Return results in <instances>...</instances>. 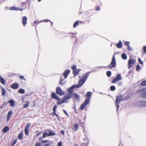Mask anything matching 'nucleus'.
I'll return each instance as SVG.
<instances>
[{"instance_id":"nucleus-1","label":"nucleus","mask_w":146,"mask_h":146,"mask_svg":"<svg viewBox=\"0 0 146 146\" xmlns=\"http://www.w3.org/2000/svg\"><path fill=\"white\" fill-rule=\"evenodd\" d=\"M76 88H78L76 84L73 85L69 88L68 90V93L66 94L65 96L62 98V100L61 101L57 102V105H58L64 103H68V102L67 100L72 97V95L73 93V90Z\"/></svg>"},{"instance_id":"nucleus-2","label":"nucleus","mask_w":146,"mask_h":146,"mask_svg":"<svg viewBox=\"0 0 146 146\" xmlns=\"http://www.w3.org/2000/svg\"><path fill=\"white\" fill-rule=\"evenodd\" d=\"M115 53L113 54L112 58L110 64L108 66H99L96 67L97 68H105L108 67L109 69H111L115 67L116 66V62L115 58Z\"/></svg>"},{"instance_id":"nucleus-3","label":"nucleus","mask_w":146,"mask_h":146,"mask_svg":"<svg viewBox=\"0 0 146 146\" xmlns=\"http://www.w3.org/2000/svg\"><path fill=\"white\" fill-rule=\"evenodd\" d=\"M122 96L119 95L117 97L115 100V105L117 107V111H118L119 107V104L121 101Z\"/></svg>"},{"instance_id":"nucleus-4","label":"nucleus","mask_w":146,"mask_h":146,"mask_svg":"<svg viewBox=\"0 0 146 146\" xmlns=\"http://www.w3.org/2000/svg\"><path fill=\"white\" fill-rule=\"evenodd\" d=\"M121 75L119 74H118L116 77L113 79L111 81V83L113 84H114L117 83L118 81L121 80Z\"/></svg>"},{"instance_id":"nucleus-5","label":"nucleus","mask_w":146,"mask_h":146,"mask_svg":"<svg viewBox=\"0 0 146 146\" xmlns=\"http://www.w3.org/2000/svg\"><path fill=\"white\" fill-rule=\"evenodd\" d=\"M56 93L60 96H63L64 94V92L62 91L61 88L59 87H57L56 88Z\"/></svg>"},{"instance_id":"nucleus-6","label":"nucleus","mask_w":146,"mask_h":146,"mask_svg":"<svg viewBox=\"0 0 146 146\" xmlns=\"http://www.w3.org/2000/svg\"><path fill=\"white\" fill-rule=\"evenodd\" d=\"M95 70H92L91 71L88 72L84 74V75L83 76L81 79L85 82L87 79L90 74L91 73V72H94Z\"/></svg>"},{"instance_id":"nucleus-7","label":"nucleus","mask_w":146,"mask_h":146,"mask_svg":"<svg viewBox=\"0 0 146 146\" xmlns=\"http://www.w3.org/2000/svg\"><path fill=\"white\" fill-rule=\"evenodd\" d=\"M51 98L52 99H54L56 100L58 102H60L61 99L59 98V96H57L54 92H52L51 94Z\"/></svg>"},{"instance_id":"nucleus-8","label":"nucleus","mask_w":146,"mask_h":146,"mask_svg":"<svg viewBox=\"0 0 146 146\" xmlns=\"http://www.w3.org/2000/svg\"><path fill=\"white\" fill-rule=\"evenodd\" d=\"M31 125V123H28L26 125L25 129V134L26 135H28L29 134V129Z\"/></svg>"},{"instance_id":"nucleus-9","label":"nucleus","mask_w":146,"mask_h":146,"mask_svg":"<svg viewBox=\"0 0 146 146\" xmlns=\"http://www.w3.org/2000/svg\"><path fill=\"white\" fill-rule=\"evenodd\" d=\"M135 62V60L133 59H130L128 61V65L129 68L133 66V64Z\"/></svg>"},{"instance_id":"nucleus-10","label":"nucleus","mask_w":146,"mask_h":146,"mask_svg":"<svg viewBox=\"0 0 146 146\" xmlns=\"http://www.w3.org/2000/svg\"><path fill=\"white\" fill-rule=\"evenodd\" d=\"M89 103V102L85 100L83 103L81 104L80 109L81 110H83L87 105Z\"/></svg>"},{"instance_id":"nucleus-11","label":"nucleus","mask_w":146,"mask_h":146,"mask_svg":"<svg viewBox=\"0 0 146 146\" xmlns=\"http://www.w3.org/2000/svg\"><path fill=\"white\" fill-rule=\"evenodd\" d=\"M92 94V93L91 92H87L86 95V97L87 98L85 100L89 102Z\"/></svg>"},{"instance_id":"nucleus-12","label":"nucleus","mask_w":146,"mask_h":146,"mask_svg":"<svg viewBox=\"0 0 146 146\" xmlns=\"http://www.w3.org/2000/svg\"><path fill=\"white\" fill-rule=\"evenodd\" d=\"M138 105L140 107H146V101H139L137 103Z\"/></svg>"},{"instance_id":"nucleus-13","label":"nucleus","mask_w":146,"mask_h":146,"mask_svg":"<svg viewBox=\"0 0 146 146\" xmlns=\"http://www.w3.org/2000/svg\"><path fill=\"white\" fill-rule=\"evenodd\" d=\"M70 69L65 70L63 74L65 79H66L68 77V75L70 74Z\"/></svg>"},{"instance_id":"nucleus-14","label":"nucleus","mask_w":146,"mask_h":146,"mask_svg":"<svg viewBox=\"0 0 146 146\" xmlns=\"http://www.w3.org/2000/svg\"><path fill=\"white\" fill-rule=\"evenodd\" d=\"M94 10V9L89 10L88 11H85L83 13V14L84 15L86 16H88L91 14L93 12V11Z\"/></svg>"},{"instance_id":"nucleus-15","label":"nucleus","mask_w":146,"mask_h":146,"mask_svg":"<svg viewBox=\"0 0 146 146\" xmlns=\"http://www.w3.org/2000/svg\"><path fill=\"white\" fill-rule=\"evenodd\" d=\"M85 82L81 79L79 81L78 84H76L78 88H79L85 83Z\"/></svg>"},{"instance_id":"nucleus-16","label":"nucleus","mask_w":146,"mask_h":146,"mask_svg":"<svg viewBox=\"0 0 146 146\" xmlns=\"http://www.w3.org/2000/svg\"><path fill=\"white\" fill-rule=\"evenodd\" d=\"M27 18L26 16L23 17L22 21V24L23 25L25 26L27 24Z\"/></svg>"},{"instance_id":"nucleus-17","label":"nucleus","mask_w":146,"mask_h":146,"mask_svg":"<svg viewBox=\"0 0 146 146\" xmlns=\"http://www.w3.org/2000/svg\"><path fill=\"white\" fill-rule=\"evenodd\" d=\"M84 141L85 140H86V142H87V143H81V146H88V143H89V141H90L89 139L87 137H86V139H84Z\"/></svg>"},{"instance_id":"nucleus-18","label":"nucleus","mask_w":146,"mask_h":146,"mask_svg":"<svg viewBox=\"0 0 146 146\" xmlns=\"http://www.w3.org/2000/svg\"><path fill=\"white\" fill-rule=\"evenodd\" d=\"M72 95L74 96L77 101H78L80 100V96L79 95L77 94L76 93H74L72 94Z\"/></svg>"},{"instance_id":"nucleus-19","label":"nucleus","mask_w":146,"mask_h":146,"mask_svg":"<svg viewBox=\"0 0 146 146\" xmlns=\"http://www.w3.org/2000/svg\"><path fill=\"white\" fill-rule=\"evenodd\" d=\"M81 69H76L73 70L72 72L73 75L74 76H76L78 74L79 72L81 71Z\"/></svg>"},{"instance_id":"nucleus-20","label":"nucleus","mask_w":146,"mask_h":146,"mask_svg":"<svg viewBox=\"0 0 146 146\" xmlns=\"http://www.w3.org/2000/svg\"><path fill=\"white\" fill-rule=\"evenodd\" d=\"M19 86L18 84L17 83H14L11 85V88L13 89H17Z\"/></svg>"},{"instance_id":"nucleus-21","label":"nucleus","mask_w":146,"mask_h":146,"mask_svg":"<svg viewBox=\"0 0 146 146\" xmlns=\"http://www.w3.org/2000/svg\"><path fill=\"white\" fill-rule=\"evenodd\" d=\"M116 46L117 48H120L122 46V43L121 40H119V42L116 44Z\"/></svg>"},{"instance_id":"nucleus-22","label":"nucleus","mask_w":146,"mask_h":146,"mask_svg":"<svg viewBox=\"0 0 146 146\" xmlns=\"http://www.w3.org/2000/svg\"><path fill=\"white\" fill-rule=\"evenodd\" d=\"M48 132V135L49 136H53L55 135V133L50 129L48 130L47 131Z\"/></svg>"},{"instance_id":"nucleus-23","label":"nucleus","mask_w":146,"mask_h":146,"mask_svg":"<svg viewBox=\"0 0 146 146\" xmlns=\"http://www.w3.org/2000/svg\"><path fill=\"white\" fill-rule=\"evenodd\" d=\"M143 91L144 92L142 93L141 94V97L142 98H146V88H143Z\"/></svg>"},{"instance_id":"nucleus-24","label":"nucleus","mask_w":146,"mask_h":146,"mask_svg":"<svg viewBox=\"0 0 146 146\" xmlns=\"http://www.w3.org/2000/svg\"><path fill=\"white\" fill-rule=\"evenodd\" d=\"M9 130V127L8 126H5L3 129V132L4 133H6Z\"/></svg>"},{"instance_id":"nucleus-25","label":"nucleus","mask_w":146,"mask_h":146,"mask_svg":"<svg viewBox=\"0 0 146 146\" xmlns=\"http://www.w3.org/2000/svg\"><path fill=\"white\" fill-rule=\"evenodd\" d=\"M8 103H10L11 106L13 107L15 105V102L13 100H11L8 102Z\"/></svg>"},{"instance_id":"nucleus-26","label":"nucleus","mask_w":146,"mask_h":146,"mask_svg":"<svg viewBox=\"0 0 146 146\" xmlns=\"http://www.w3.org/2000/svg\"><path fill=\"white\" fill-rule=\"evenodd\" d=\"M79 21H77L74 22V24L73 25V28H75L78 26V25L79 24ZM80 21L82 23L84 22V21Z\"/></svg>"},{"instance_id":"nucleus-27","label":"nucleus","mask_w":146,"mask_h":146,"mask_svg":"<svg viewBox=\"0 0 146 146\" xmlns=\"http://www.w3.org/2000/svg\"><path fill=\"white\" fill-rule=\"evenodd\" d=\"M0 87H1L2 89V93L1 95L3 96H5L6 93V90L3 87H1L0 86Z\"/></svg>"},{"instance_id":"nucleus-28","label":"nucleus","mask_w":146,"mask_h":146,"mask_svg":"<svg viewBox=\"0 0 146 146\" xmlns=\"http://www.w3.org/2000/svg\"><path fill=\"white\" fill-rule=\"evenodd\" d=\"M23 133L22 132H20L19 134L18 135V138L19 139L21 140L23 138Z\"/></svg>"},{"instance_id":"nucleus-29","label":"nucleus","mask_w":146,"mask_h":146,"mask_svg":"<svg viewBox=\"0 0 146 146\" xmlns=\"http://www.w3.org/2000/svg\"><path fill=\"white\" fill-rule=\"evenodd\" d=\"M0 82L3 84H5V81L4 79L1 76H0Z\"/></svg>"},{"instance_id":"nucleus-30","label":"nucleus","mask_w":146,"mask_h":146,"mask_svg":"<svg viewBox=\"0 0 146 146\" xmlns=\"http://www.w3.org/2000/svg\"><path fill=\"white\" fill-rule=\"evenodd\" d=\"M121 57L123 60H125L127 58V56L125 53H123L121 55Z\"/></svg>"},{"instance_id":"nucleus-31","label":"nucleus","mask_w":146,"mask_h":146,"mask_svg":"<svg viewBox=\"0 0 146 146\" xmlns=\"http://www.w3.org/2000/svg\"><path fill=\"white\" fill-rule=\"evenodd\" d=\"M18 92L20 94H23L25 93V91L24 89L20 88Z\"/></svg>"},{"instance_id":"nucleus-32","label":"nucleus","mask_w":146,"mask_h":146,"mask_svg":"<svg viewBox=\"0 0 146 146\" xmlns=\"http://www.w3.org/2000/svg\"><path fill=\"white\" fill-rule=\"evenodd\" d=\"M17 8H17L13 6V7H10V10H12V11H13V10L18 11V9H17Z\"/></svg>"},{"instance_id":"nucleus-33","label":"nucleus","mask_w":146,"mask_h":146,"mask_svg":"<svg viewBox=\"0 0 146 146\" xmlns=\"http://www.w3.org/2000/svg\"><path fill=\"white\" fill-rule=\"evenodd\" d=\"M106 75L108 77H110L111 76V71H107L106 72Z\"/></svg>"},{"instance_id":"nucleus-34","label":"nucleus","mask_w":146,"mask_h":146,"mask_svg":"<svg viewBox=\"0 0 146 146\" xmlns=\"http://www.w3.org/2000/svg\"><path fill=\"white\" fill-rule=\"evenodd\" d=\"M42 135H42L43 138H44L46 137L49 136V135H48V133L47 132H44V133H43Z\"/></svg>"},{"instance_id":"nucleus-35","label":"nucleus","mask_w":146,"mask_h":146,"mask_svg":"<svg viewBox=\"0 0 146 146\" xmlns=\"http://www.w3.org/2000/svg\"><path fill=\"white\" fill-rule=\"evenodd\" d=\"M110 89L111 91H113L115 90V86L112 85L110 87Z\"/></svg>"},{"instance_id":"nucleus-36","label":"nucleus","mask_w":146,"mask_h":146,"mask_svg":"<svg viewBox=\"0 0 146 146\" xmlns=\"http://www.w3.org/2000/svg\"><path fill=\"white\" fill-rule=\"evenodd\" d=\"M17 139L14 140L11 144V146H14L17 142Z\"/></svg>"},{"instance_id":"nucleus-37","label":"nucleus","mask_w":146,"mask_h":146,"mask_svg":"<svg viewBox=\"0 0 146 146\" xmlns=\"http://www.w3.org/2000/svg\"><path fill=\"white\" fill-rule=\"evenodd\" d=\"M74 130L75 131H77L78 128V125L76 124L74 125Z\"/></svg>"},{"instance_id":"nucleus-38","label":"nucleus","mask_w":146,"mask_h":146,"mask_svg":"<svg viewBox=\"0 0 146 146\" xmlns=\"http://www.w3.org/2000/svg\"><path fill=\"white\" fill-rule=\"evenodd\" d=\"M136 69L137 71H138L139 70L141 69L140 66L139 64H138L137 65Z\"/></svg>"},{"instance_id":"nucleus-39","label":"nucleus","mask_w":146,"mask_h":146,"mask_svg":"<svg viewBox=\"0 0 146 146\" xmlns=\"http://www.w3.org/2000/svg\"><path fill=\"white\" fill-rule=\"evenodd\" d=\"M141 85L142 86H145L146 85V80L143 81L141 83Z\"/></svg>"},{"instance_id":"nucleus-40","label":"nucleus","mask_w":146,"mask_h":146,"mask_svg":"<svg viewBox=\"0 0 146 146\" xmlns=\"http://www.w3.org/2000/svg\"><path fill=\"white\" fill-rule=\"evenodd\" d=\"M12 113V111L11 110L8 113L7 116L8 117H10Z\"/></svg>"},{"instance_id":"nucleus-41","label":"nucleus","mask_w":146,"mask_h":146,"mask_svg":"<svg viewBox=\"0 0 146 146\" xmlns=\"http://www.w3.org/2000/svg\"><path fill=\"white\" fill-rule=\"evenodd\" d=\"M29 102H27L26 104H24L23 105V107L24 108H26L29 106Z\"/></svg>"},{"instance_id":"nucleus-42","label":"nucleus","mask_w":146,"mask_h":146,"mask_svg":"<svg viewBox=\"0 0 146 146\" xmlns=\"http://www.w3.org/2000/svg\"><path fill=\"white\" fill-rule=\"evenodd\" d=\"M57 108V106L56 105H55L54 106L53 108L52 109V110L53 111V112H56V110Z\"/></svg>"},{"instance_id":"nucleus-43","label":"nucleus","mask_w":146,"mask_h":146,"mask_svg":"<svg viewBox=\"0 0 146 146\" xmlns=\"http://www.w3.org/2000/svg\"><path fill=\"white\" fill-rule=\"evenodd\" d=\"M138 61L140 64H143V61L141 60V59L140 58H138Z\"/></svg>"},{"instance_id":"nucleus-44","label":"nucleus","mask_w":146,"mask_h":146,"mask_svg":"<svg viewBox=\"0 0 146 146\" xmlns=\"http://www.w3.org/2000/svg\"><path fill=\"white\" fill-rule=\"evenodd\" d=\"M71 38L73 39V40H75V41H74V42H76L77 40V39L76 38V36H71Z\"/></svg>"},{"instance_id":"nucleus-45","label":"nucleus","mask_w":146,"mask_h":146,"mask_svg":"<svg viewBox=\"0 0 146 146\" xmlns=\"http://www.w3.org/2000/svg\"><path fill=\"white\" fill-rule=\"evenodd\" d=\"M50 22V20L48 19H45L43 20H42V21H41L40 22Z\"/></svg>"},{"instance_id":"nucleus-46","label":"nucleus","mask_w":146,"mask_h":146,"mask_svg":"<svg viewBox=\"0 0 146 146\" xmlns=\"http://www.w3.org/2000/svg\"><path fill=\"white\" fill-rule=\"evenodd\" d=\"M130 44V42L129 41H125L124 42V44L125 46H127L129 45V44Z\"/></svg>"},{"instance_id":"nucleus-47","label":"nucleus","mask_w":146,"mask_h":146,"mask_svg":"<svg viewBox=\"0 0 146 146\" xmlns=\"http://www.w3.org/2000/svg\"><path fill=\"white\" fill-rule=\"evenodd\" d=\"M76 65H74L71 66V68L73 70L76 69Z\"/></svg>"},{"instance_id":"nucleus-48","label":"nucleus","mask_w":146,"mask_h":146,"mask_svg":"<svg viewBox=\"0 0 146 146\" xmlns=\"http://www.w3.org/2000/svg\"><path fill=\"white\" fill-rule=\"evenodd\" d=\"M62 110L64 113L68 117H69V114L65 110Z\"/></svg>"},{"instance_id":"nucleus-49","label":"nucleus","mask_w":146,"mask_h":146,"mask_svg":"<svg viewBox=\"0 0 146 146\" xmlns=\"http://www.w3.org/2000/svg\"><path fill=\"white\" fill-rule=\"evenodd\" d=\"M127 49L129 51H131L132 50V48L129 45L127 46Z\"/></svg>"},{"instance_id":"nucleus-50","label":"nucleus","mask_w":146,"mask_h":146,"mask_svg":"<svg viewBox=\"0 0 146 146\" xmlns=\"http://www.w3.org/2000/svg\"><path fill=\"white\" fill-rule=\"evenodd\" d=\"M68 34H69L70 35H77V33H73L70 32V33H67V35H68Z\"/></svg>"},{"instance_id":"nucleus-51","label":"nucleus","mask_w":146,"mask_h":146,"mask_svg":"<svg viewBox=\"0 0 146 146\" xmlns=\"http://www.w3.org/2000/svg\"><path fill=\"white\" fill-rule=\"evenodd\" d=\"M48 141L47 140H42L41 142L42 143H48Z\"/></svg>"},{"instance_id":"nucleus-52","label":"nucleus","mask_w":146,"mask_h":146,"mask_svg":"<svg viewBox=\"0 0 146 146\" xmlns=\"http://www.w3.org/2000/svg\"><path fill=\"white\" fill-rule=\"evenodd\" d=\"M63 79H62L61 78L59 82V84L62 85H64V84L62 82V81L63 80Z\"/></svg>"},{"instance_id":"nucleus-53","label":"nucleus","mask_w":146,"mask_h":146,"mask_svg":"<svg viewBox=\"0 0 146 146\" xmlns=\"http://www.w3.org/2000/svg\"><path fill=\"white\" fill-rule=\"evenodd\" d=\"M100 7L99 6H97L96 7L95 10L96 11H99L100 10Z\"/></svg>"},{"instance_id":"nucleus-54","label":"nucleus","mask_w":146,"mask_h":146,"mask_svg":"<svg viewBox=\"0 0 146 146\" xmlns=\"http://www.w3.org/2000/svg\"><path fill=\"white\" fill-rule=\"evenodd\" d=\"M52 115L53 116L55 115L57 117H58V115L56 113V112H53Z\"/></svg>"},{"instance_id":"nucleus-55","label":"nucleus","mask_w":146,"mask_h":146,"mask_svg":"<svg viewBox=\"0 0 146 146\" xmlns=\"http://www.w3.org/2000/svg\"><path fill=\"white\" fill-rule=\"evenodd\" d=\"M76 105L74 104V111H75L76 113H78V112L76 111Z\"/></svg>"},{"instance_id":"nucleus-56","label":"nucleus","mask_w":146,"mask_h":146,"mask_svg":"<svg viewBox=\"0 0 146 146\" xmlns=\"http://www.w3.org/2000/svg\"><path fill=\"white\" fill-rule=\"evenodd\" d=\"M143 50L144 52L146 54V46H144L143 47Z\"/></svg>"},{"instance_id":"nucleus-57","label":"nucleus","mask_w":146,"mask_h":146,"mask_svg":"<svg viewBox=\"0 0 146 146\" xmlns=\"http://www.w3.org/2000/svg\"><path fill=\"white\" fill-rule=\"evenodd\" d=\"M57 146H62V143L61 141L58 142L57 144Z\"/></svg>"},{"instance_id":"nucleus-58","label":"nucleus","mask_w":146,"mask_h":146,"mask_svg":"<svg viewBox=\"0 0 146 146\" xmlns=\"http://www.w3.org/2000/svg\"><path fill=\"white\" fill-rule=\"evenodd\" d=\"M19 78L21 79L24 80L25 81L26 80V79L24 78L23 76H19Z\"/></svg>"},{"instance_id":"nucleus-59","label":"nucleus","mask_w":146,"mask_h":146,"mask_svg":"<svg viewBox=\"0 0 146 146\" xmlns=\"http://www.w3.org/2000/svg\"><path fill=\"white\" fill-rule=\"evenodd\" d=\"M35 146H41V144L40 143H37L35 144Z\"/></svg>"},{"instance_id":"nucleus-60","label":"nucleus","mask_w":146,"mask_h":146,"mask_svg":"<svg viewBox=\"0 0 146 146\" xmlns=\"http://www.w3.org/2000/svg\"><path fill=\"white\" fill-rule=\"evenodd\" d=\"M118 85L119 86H121L122 85V82H119L118 83Z\"/></svg>"},{"instance_id":"nucleus-61","label":"nucleus","mask_w":146,"mask_h":146,"mask_svg":"<svg viewBox=\"0 0 146 146\" xmlns=\"http://www.w3.org/2000/svg\"><path fill=\"white\" fill-rule=\"evenodd\" d=\"M60 132L62 135H64V131L63 130H61Z\"/></svg>"},{"instance_id":"nucleus-62","label":"nucleus","mask_w":146,"mask_h":146,"mask_svg":"<svg viewBox=\"0 0 146 146\" xmlns=\"http://www.w3.org/2000/svg\"><path fill=\"white\" fill-rule=\"evenodd\" d=\"M50 145V144H44L42 146H49ZM51 146H54L53 145H52Z\"/></svg>"},{"instance_id":"nucleus-63","label":"nucleus","mask_w":146,"mask_h":146,"mask_svg":"<svg viewBox=\"0 0 146 146\" xmlns=\"http://www.w3.org/2000/svg\"><path fill=\"white\" fill-rule=\"evenodd\" d=\"M42 131H40V132H39V133H37L36 134V136H38L42 133Z\"/></svg>"},{"instance_id":"nucleus-64","label":"nucleus","mask_w":146,"mask_h":146,"mask_svg":"<svg viewBox=\"0 0 146 146\" xmlns=\"http://www.w3.org/2000/svg\"><path fill=\"white\" fill-rule=\"evenodd\" d=\"M10 117L7 116V121H8L9 120Z\"/></svg>"}]
</instances>
